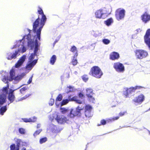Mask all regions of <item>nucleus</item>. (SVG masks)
I'll return each mask as SVG.
<instances>
[{
  "instance_id": "5fc2aeb1",
  "label": "nucleus",
  "mask_w": 150,
  "mask_h": 150,
  "mask_svg": "<svg viewBox=\"0 0 150 150\" xmlns=\"http://www.w3.org/2000/svg\"><path fill=\"white\" fill-rule=\"evenodd\" d=\"M78 96L79 98H82L84 97L83 94L81 93H79Z\"/></svg>"
},
{
  "instance_id": "f704fd0d",
  "label": "nucleus",
  "mask_w": 150,
  "mask_h": 150,
  "mask_svg": "<svg viewBox=\"0 0 150 150\" xmlns=\"http://www.w3.org/2000/svg\"><path fill=\"white\" fill-rule=\"evenodd\" d=\"M35 55H36L35 54H33V53H32L29 57L28 61H33V60L35 58Z\"/></svg>"
},
{
  "instance_id": "a211bd4d",
  "label": "nucleus",
  "mask_w": 150,
  "mask_h": 150,
  "mask_svg": "<svg viewBox=\"0 0 150 150\" xmlns=\"http://www.w3.org/2000/svg\"><path fill=\"white\" fill-rule=\"evenodd\" d=\"M19 51L20 50H18L17 51H15V52L13 53H8L7 54V59L11 60L13 59H15L16 57V56L18 54Z\"/></svg>"
},
{
  "instance_id": "79ce46f5",
  "label": "nucleus",
  "mask_w": 150,
  "mask_h": 150,
  "mask_svg": "<svg viewBox=\"0 0 150 150\" xmlns=\"http://www.w3.org/2000/svg\"><path fill=\"white\" fill-rule=\"evenodd\" d=\"M62 99V95L61 94H59L57 98H56V100L58 101H61Z\"/></svg>"
},
{
  "instance_id": "603ef678",
  "label": "nucleus",
  "mask_w": 150,
  "mask_h": 150,
  "mask_svg": "<svg viewBox=\"0 0 150 150\" xmlns=\"http://www.w3.org/2000/svg\"><path fill=\"white\" fill-rule=\"evenodd\" d=\"M126 113V111L124 112H120L119 114V117L120 116L121 117L123 116Z\"/></svg>"
},
{
  "instance_id": "aec40b11",
  "label": "nucleus",
  "mask_w": 150,
  "mask_h": 150,
  "mask_svg": "<svg viewBox=\"0 0 150 150\" xmlns=\"http://www.w3.org/2000/svg\"><path fill=\"white\" fill-rule=\"evenodd\" d=\"M70 51L74 53L73 57L76 58L78 55V51L76 47L75 46H72L70 48Z\"/></svg>"
},
{
  "instance_id": "680f3d73",
  "label": "nucleus",
  "mask_w": 150,
  "mask_h": 150,
  "mask_svg": "<svg viewBox=\"0 0 150 150\" xmlns=\"http://www.w3.org/2000/svg\"><path fill=\"white\" fill-rule=\"evenodd\" d=\"M67 77L68 78L69 77V73H67Z\"/></svg>"
},
{
  "instance_id": "0eeeda50",
  "label": "nucleus",
  "mask_w": 150,
  "mask_h": 150,
  "mask_svg": "<svg viewBox=\"0 0 150 150\" xmlns=\"http://www.w3.org/2000/svg\"><path fill=\"white\" fill-rule=\"evenodd\" d=\"M113 68L117 71L118 72H123L125 70L124 66L122 63L119 62L114 63Z\"/></svg>"
},
{
  "instance_id": "a19ab883",
  "label": "nucleus",
  "mask_w": 150,
  "mask_h": 150,
  "mask_svg": "<svg viewBox=\"0 0 150 150\" xmlns=\"http://www.w3.org/2000/svg\"><path fill=\"white\" fill-rule=\"evenodd\" d=\"M47 140L46 137H45L41 139L40 140V143L41 144L46 142Z\"/></svg>"
},
{
  "instance_id": "58836bf2",
  "label": "nucleus",
  "mask_w": 150,
  "mask_h": 150,
  "mask_svg": "<svg viewBox=\"0 0 150 150\" xmlns=\"http://www.w3.org/2000/svg\"><path fill=\"white\" fill-rule=\"evenodd\" d=\"M42 131V129H40L36 131L33 134V136L34 137H36L37 135L39 134Z\"/></svg>"
},
{
  "instance_id": "13d9d810",
  "label": "nucleus",
  "mask_w": 150,
  "mask_h": 150,
  "mask_svg": "<svg viewBox=\"0 0 150 150\" xmlns=\"http://www.w3.org/2000/svg\"><path fill=\"white\" fill-rule=\"evenodd\" d=\"M19 146H16V148H15V150H19Z\"/></svg>"
},
{
  "instance_id": "c85d7f7f",
  "label": "nucleus",
  "mask_w": 150,
  "mask_h": 150,
  "mask_svg": "<svg viewBox=\"0 0 150 150\" xmlns=\"http://www.w3.org/2000/svg\"><path fill=\"white\" fill-rule=\"evenodd\" d=\"M60 112L61 113L63 114H66L69 112V110L65 108H60Z\"/></svg>"
},
{
  "instance_id": "864d4df0",
  "label": "nucleus",
  "mask_w": 150,
  "mask_h": 150,
  "mask_svg": "<svg viewBox=\"0 0 150 150\" xmlns=\"http://www.w3.org/2000/svg\"><path fill=\"white\" fill-rule=\"evenodd\" d=\"M21 142V140L20 139H18L17 140V145L16 146H19L20 145V142Z\"/></svg>"
},
{
  "instance_id": "37998d69",
  "label": "nucleus",
  "mask_w": 150,
  "mask_h": 150,
  "mask_svg": "<svg viewBox=\"0 0 150 150\" xmlns=\"http://www.w3.org/2000/svg\"><path fill=\"white\" fill-rule=\"evenodd\" d=\"M27 89V88L25 86L21 88L20 90L21 93L22 94H24V92Z\"/></svg>"
},
{
  "instance_id": "f8f14e48",
  "label": "nucleus",
  "mask_w": 150,
  "mask_h": 150,
  "mask_svg": "<svg viewBox=\"0 0 150 150\" xmlns=\"http://www.w3.org/2000/svg\"><path fill=\"white\" fill-rule=\"evenodd\" d=\"M37 59H35L32 61H28L25 66V69L28 70H31L37 62Z\"/></svg>"
},
{
  "instance_id": "b1692460",
  "label": "nucleus",
  "mask_w": 150,
  "mask_h": 150,
  "mask_svg": "<svg viewBox=\"0 0 150 150\" xmlns=\"http://www.w3.org/2000/svg\"><path fill=\"white\" fill-rule=\"evenodd\" d=\"M113 20L112 18H110L104 21V23L107 26H109L110 25L111 23H113Z\"/></svg>"
},
{
  "instance_id": "39448f33",
  "label": "nucleus",
  "mask_w": 150,
  "mask_h": 150,
  "mask_svg": "<svg viewBox=\"0 0 150 150\" xmlns=\"http://www.w3.org/2000/svg\"><path fill=\"white\" fill-rule=\"evenodd\" d=\"M125 11L120 8L117 9L115 12V16L117 20L120 21L123 19L125 15Z\"/></svg>"
},
{
  "instance_id": "9d476101",
  "label": "nucleus",
  "mask_w": 150,
  "mask_h": 150,
  "mask_svg": "<svg viewBox=\"0 0 150 150\" xmlns=\"http://www.w3.org/2000/svg\"><path fill=\"white\" fill-rule=\"evenodd\" d=\"M150 29H148L144 36V41L146 43L150 48Z\"/></svg>"
},
{
  "instance_id": "49530a36",
  "label": "nucleus",
  "mask_w": 150,
  "mask_h": 150,
  "mask_svg": "<svg viewBox=\"0 0 150 150\" xmlns=\"http://www.w3.org/2000/svg\"><path fill=\"white\" fill-rule=\"evenodd\" d=\"M120 117L119 116H117L116 117H114L110 119V120L111 121H114L115 120H117Z\"/></svg>"
},
{
  "instance_id": "4be33fe9",
  "label": "nucleus",
  "mask_w": 150,
  "mask_h": 150,
  "mask_svg": "<svg viewBox=\"0 0 150 150\" xmlns=\"http://www.w3.org/2000/svg\"><path fill=\"white\" fill-rule=\"evenodd\" d=\"M9 88V85L7 84L6 87H3L1 89V92H0V93H4L6 94V95L8 93V88Z\"/></svg>"
},
{
  "instance_id": "cd10ccee",
  "label": "nucleus",
  "mask_w": 150,
  "mask_h": 150,
  "mask_svg": "<svg viewBox=\"0 0 150 150\" xmlns=\"http://www.w3.org/2000/svg\"><path fill=\"white\" fill-rule=\"evenodd\" d=\"M39 46V45L38 44V41L37 39H36V43H35V47L34 50V51L33 54H35L37 55V54L38 51V47Z\"/></svg>"
},
{
  "instance_id": "423d86ee",
  "label": "nucleus",
  "mask_w": 150,
  "mask_h": 150,
  "mask_svg": "<svg viewBox=\"0 0 150 150\" xmlns=\"http://www.w3.org/2000/svg\"><path fill=\"white\" fill-rule=\"evenodd\" d=\"M136 57L140 59L146 57L148 55V53L146 51L142 50H137L135 52Z\"/></svg>"
},
{
  "instance_id": "9b49d317",
  "label": "nucleus",
  "mask_w": 150,
  "mask_h": 150,
  "mask_svg": "<svg viewBox=\"0 0 150 150\" xmlns=\"http://www.w3.org/2000/svg\"><path fill=\"white\" fill-rule=\"evenodd\" d=\"M141 18L144 23H146L150 21V15L145 12L141 16Z\"/></svg>"
},
{
  "instance_id": "0e129e2a",
  "label": "nucleus",
  "mask_w": 150,
  "mask_h": 150,
  "mask_svg": "<svg viewBox=\"0 0 150 150\" xmlns=\"http://www.w3.org/2000/svg\"><path fill=\"white\" fill-rule=\"evenodd\" d=\"M149 110H150V108L149 109Z\"/></svg>"
},
{
  "instance_id": "052dcab7",
  "label": "nucleus",
  "mask_w": 150,
  "mask_h": 150,
  "mask_svg": "<svg viewBox=\"0 0 150 150\" xmlns=\"http://www.w3.org/2000/svg\"><path fill=\"white\" fill-rule=\"evenodd\" d=\"M58 40H56L54 42V43H53V44L54 45H55V44L58 42Z\"/></svg>"
},
{
  "instance_id": "c756f323",
  "label": "nucleus",
  "mask_w": 150,
  "mask_h": 150,
  "mask_svg": "<svg viewBox=\"0 0 150 150\" xmlns=\"http://www.w3.org/2000/svg\"><path fill=\"white\" fill-rule=\"evenodd\" d=\"M85 111L91 112L92 109V107L91 106L89 105H86L85 107Z\"/></svg>"
},
{
  "instance_id": "e433bc0d",
  "label": "nucleus",
  "mask_w": 150,
  "mask_h": 150,
  "mask_svg": "<svg viewBox=\"0 0 150 150\" xmlns=\"http://www.w3.org/2000/svg\"><path fill=\"white\" fill-rule=\"evenodd\" d=\"M85 116L87 117H90L92 116L91 112L85 111Z\"/></svg>"
},
{
  "instance_id": "2f4dec72",
  "label": "nucleus",
  "mask_w": 150,
  "mask_h": 150,
  "mask_svg": "<svg viewBox=\"0 0 150 150\" xmlns=\"http://www.w3.org/2000/svg\"><path fill=\"white\" fill-rule=\"evenodd\" d=\"M73 88V87L69 86H67L66 88V92L67 93H68L69 92L72 91V90Z\"/></svg>"
},
{
  "instance_id": "ddd939ff",
  "label": "nucleus",
  "mask_w": 150,
  "mask_h": 150,
  "mask_svg": "<svg viewBox=\"0 0 150 150\" xmlns=\"http://www.w3.org/2000/svg\"><path fill=\"white\" fill-rule=\"evenodd\" d=\"M26 56L23 55L21 57L18 61L17 63L15 65V67L16 68H18L21 66L26 59Z\"/></svg>"
},
{
  "instance_id": "6e6552de",
  "label": "nucleus",
  "mask_w": 150,
  "mask_h": 150,
  "mask_svg": "<svg viewBox=\"0 0 150 150\" xmlns=\"http://www.w3.org/2000/svg\"><path fill=\"white\" fill-rule=\"evenodd\" d=\"M30 33H29L26 36H24L23 37V39L25 36L27 37V39L28 40L27 43L28 46L30 47H31V49L32 50L33 48L35 46H35L36 40H35V41H34L33 40H32V39H29V36L30 37Z\"/></svg>"
},
{
  "instance_id": "bf43d9fd",
  "label": "nucleus",
  "mask_w": 150,
  "mask_h": 150,
  "mask_svg": "<svg viewBox=\"0 0 150 150\" xmlns=\"http://www.w3.org/2000/svg\"><path fill=\"white\" fill-rule=\"evenodd\" d=\"M40 124H38L37 125V128H40Z\"/></svg>"
},
{
  "instance_id": "4468645a",
  "label": "nucleus",
  "mask_w": 150,
  "mask_h": 150,
  "mask_svg": "<svg viewBox=\"0 0 150 150\" xmlns=\"http://www.w3.org/2000/svg\"><path fill=\"white\" fill-rule=\"evenodd\" d=\"M103 10L100 9L97 10L95 13V17L96 18H104L103 16L106 14L103 12Z\"/></svg>"
},
{
  "instance_id": "de8ad7c7",
  "label": "nucleus",
  "mask_w": 150,
  "mask_h": 150,
  "mask_svg": "<svg viewBox=\"0 0 150 150\" xmlns=\"http://www.w3.org/2000/svg\"><path fill=\"white\" fill-rule=\"evenodd\" d=\"M54 103V100L53 99H51L49 102V105H52Z\"/></svg>"
},
{
  "instance_id": "6e6d98bb",
  "label": "nucleus",
  "mask_w": 150,
  "mask_h": 150,
  "mask_svg": "<svg viewBox=\"0 0 150 150\" xmlns=\"http://www.w3.org/2000/svg\"><path fill=\"white\" fill-rule=\"evenodd\" d=\"M32 76L29 79L28 81L27 82V83L28 84H29L31 83L32 81Z\"/></svg>"
},
{
  "instance_id": "3c124183",
  "label": "nucleus",
  "mask_w": 150,
  "mask_h": 150,
  "mask_svg": "<svg viewBox=\"0 0 150 150\" xmlns=\"http://www.w3.org/2000/svg\"><path fill=\"white\" fill-rule=\"evenodd\" d=\"M8 80V77L6 76H4V78L2 79V81L5 83L7 82Z\"/></svg>"
},
{
  "instance_id": "72a5a7b5",
  "label": "nucleus",
  "mask_w": 150,
  "mask_h": 150,
  "mask_svg": "<svg viewBox=\"0 0 150 150\" xmlns=\"http://www.w3.org/2000/svg\"><path fill=\"white\" fill-rule=\"evenodd\" d=\"M107 123L106 121L104 119H102L101 120L100 124H98L97 126H100L101 125H105Z\"/></svg>"
},
{
  "instance_id": "7c9ffc66",
  "label": "nucleus",
  "mask_w": 150,
  "mask_h": 150,
  "mask_svg": "<svg viewBox=\"0 0 150 150\" xmlns=\"http://www.w3.org/2000/svg\"><path fill=\"white\" fill-rule=\"evenodd\" d=\"M23 76L21 75H18L16 76H15L13 80L16 81H19L22 79Z\"/></svg>"
},
{
  "instance_id": "473e14b6",
  "label": "nucleus",
  "mask_w": 150,
  "mask_h": 150,
  "mask_svg": "<svg viewBox=\"0 0 150 150\" xmlns=\"http://www.w3.org/2000/svg\"><path fill=\"white\" fill-rule=\"evenodd\" d=\"M93 94H91L87 96L88 99L90 101L93 102L95 100L93 96Z\"/></svg>"
},
{
  "instance_id": "1a4fd4ad",
  "label": "nucleus",
  "mask_w": 150,
  "mask_h": 150,
  "mask_svg": "<svg viewBox=\"0 0 150 150\" xmlns=\"http://www.w3.org/2000/svg\"><path fill=\"white\" fill-rule=\"evenodd\" d=\"M144 99V95L142 94L136 97L133 100V101L135 103L140 104L143 102Z\"/></svg>"
},
{
  "instance_id": "dca6fc26",
  "label": "nucleus",
  "mask_w": 150,
  "mask_h": 150,
  "mask_svg": "<svg viewBox=\"0 0 150 150\" xmlns=\"http://www.w3.org/2000/svg\"><path fill=\"white\" fill-rule=\"evenodd\" d=\"M120 55L119 54L116 52H112L110 55V59L112 60L118 59Z\"/></svg>"
},
{
  "instance_id": "7ed1b4c3",
  "label": "nucleus",
  "mask_w": 150,
  "mask_h": 150,
  "mask_svg": "<svg viewBox=\"0 0 150 150\" xmlns=\"http://www.w3.org/2000/svg\"><path fill=\"white\" fill-rule=\"evenodd\" d=\"M72 96L69 95L68 96V99H64L62 100L61 103V105H64L68 103L69 101H75V102L79 104L82 103V101L78 99V97L74 96L71 98Z\"/></svg>"
},
{
  "instance_id": "5701e85b",
  "label": "nucleus",
  "mask_w": 150,
  "mask_h": 150,
  "mask_svg": "<svg viewBox=\"0 0 150 150\" xmlns=\"http://www.w3.org/2000/svg\"><path fill=\"white\" fill-rule=\"evenodd\" d=\"M0 114L3 115L7 110L6 105L0 107Z\"/></svg>"
},
{
  "instance_id": "f257e3e1",
  "label": "nucleus",
  "mask_w": 150,
  "mask_h": 150,
  "mask_svg": "<svg viewBox=\"0 0 150 150\" xmlns=\"http://www.w3.org/2000/svg\"><path fill=\"white\" fill-rule=\"evenodd\" d=\"M38 12L39 14L41 15L42 17L40 19L39 16H38V18L33 23V32L36 33L37 38L40 41L41 31L47 21V18L41 8L38 7Z\"/></svg>"
},
{
  "instance_id": "ea45409f",
  "label": "nucleus",
  "mask_w": 150,
  "mask_h": 150,
  "mask_svg": "<svg viewBox=\"0 0 150 150\" xmlns=\"http://www.w3.org/2000/svg\"><path fill=\"white\" fill-rule=\"evenodd\" d=\"M32 95L31 94H28L26 95L24 97L21 98L20 99V100H25L26 99H27V98H28L29 96H31Z\"/></svg>"
},
{
  "instance_id": "412c9836",
  "label": "nucleus",
  "mask_w": 150,
  "mask_h": 150,
  "mask_svg": "<svg viewBox=\"0 0 150 150\" xmlns=\"http://www.w3.org/2000/svg\"><path fill=\"white\" fill-rule=\"evenodd\" d=\"M10 78L9 79V81H12L14 78L15 77V72L14 70L13 69H11L10 71Z\"/></svg>"
},
{
  "instance_id": "c9c22d12",
  "label": "nucleus",
  "mask_w": 150,
  "mask_h": 150,
  "mask_svg": "<svg viewBox=\"0 0 150 150\" xmlns=\"http://www.w3.org/2000/svg\"><path fill=\"white\" fill-rule=\"evenodd\" d=\"M82 79L85 82L87 81L88 79V78L87 75L86 74H84L82 76Z\"/></svg>"
},
{
  "instance_id": "2eb2a0df",
  "label": "nucleus",
  "mask_w": 150,
  "mask_h": 150,
  "mask_svg": "<svg viewBox=\"0 0 150 150\" xmlns=\"http://www.w3.org/2000/svg\"><path fill=\"white\" fill-rule=\"evenodd\" d=\"M55 119L59 123L61 124L64 123L68 120L67 117L63 116L61 117L57 116Z\"/></svg>"
},
{
  "instance_id": "bb28decb",
  "label": "nucleus",
  "mask_w": 150,
  "mask_h": 150,
  "mask_svg": "<svg viewBox=\"0 0 150 150\" xmlns=\"http://www.w3.org/2000/svg\"><path fill=\"white\" fill-rule=\"evenodd\" d=\"M86 96H88V95L93 94L94 93L93 92V90L91 88H88L86 89Z\"/></svg>"
},
{
  "instance_id": "6ab92c4d",
  "label": "nucleus",
  "mask_w": 150,
  "mask_h": 150,
  "mask_svg": "<svg viewBox=\"0 0 150 150\" xmlns=\"http://www.w3.org/2000/svg\"><path fill=\"white\" fill-rule=\"evenodd\" d=\"M14 91V90H13L11 89H10L9 91V92L8 96V98L11 103L13 102L14 101L15 98V96L13 94Z\"/></svg>"
},
{
  "instance_id": "c03bdc74",
  "label": "nucleus",
  "mask_w": 150,
  "mask_h": 150,
  "mask_svg": "<svg viewBox=\"0 0 150 150\" xmlns=\"http://www.w3.org/2000/svg\"><path fill=\"white\" fill-rule=\"evenodd\" d=\"M19 132L21 134H23L25 133V130L23 128H20L18 129Z\"/></svg>"
},
{
  "instance_id": "4d7b16f0",
  "label": "nucleus",
  "mask_w": 150,
  "mask_h": 150,
  "mask_svg": "<svg viewBox=\"0 0 150 150\" xmlns=\"http://www.w3.org/2000/svg\"><path fill=\"white\" fill-rule=\"evenodd\" d=\"M22 52H25L26 51V49L24 47H23L22 48Z\"/></svg>"
},
{
  "instance_id": "a18cd8bd",
  "label": "nucleus",
  "mask_w": 150,
  "mask_h": 150,
  "mask_svg": "<svg viewBox=\"0 0 150 150\" xmlns=\"http://www.w3.org/2000/svg\"><path fill=\"white\" fill-rule=\"evenodd\" d=\"M103 42L104 44L107 45L110 43V41L108 39H105L103 40Z\"/></svg>"
},
{
  "instance_id": "a878e982",
  "label": "nucleus",
  "mask_w": 150,
  "mask_h": 150,
  "mask_svg": "<svg viewBox=\"0 0 150 150\" xmlns=\"http://www.w3.org/2000/svg\"><path fill=\"white\" fill-rule=\"evenodd\" d=\"M23 121L25 122H34L36 120V118L34 117L32 119L31 118L29 119L24 118L23 119Z\"/></svg>"
},
{
  "instance_id": "8fccbe9b",
  "label": "nucleus",
  "mask_w": 150,
  "mask_h": 150,
  "mask_svg": "<svg viewBox=\"0 0 150 150\" xmlns=\"http://www.w3.org/2000/svg\"><path fill=\"white\" fill-rule=\"evenodd\" d=\"M10 150H15V144H11L10 146Z\"/></svg>"
},
{
  "instance_id": "e2e57ef3",
  "label": "nucleus",
  "mask_w": 150,
  "mask_h": 150,
  "mask_svg": "<svg viewBox=\"0 0 150 150\" xmlns=\"http://www.w3.org/2000/svg\"><path fill=\"white\" fill-rule=\"evenodd\" d=\"M26 149L25 148H23L22 150H26Z\"/></svg>"
},
{
  "instance_id": "f3484780",
  "label": "nucleus",
  "mask_w": 150,
  "mask_h": 150,
  "mask_svg": "<svg viewBox=\"0 0 150 150\" xmlns=\"http://www.w3.org/2000/svg\"><path fill=\"white\" fill-rule=\"evenodd\" d=\"M133 88V87L127 88L125 91L123 92V95H124L125 97L127 98L128 97L129 94H131L132 93L135 92Z\"/></svg>"
},
{
  "instance_id": "393cba45",
  "label": "nucleus",
  "mask_w": 150,
  "mask_h": 150,
  "mask_svg": "<svg viewBox=\"0 0 150 150\" xmlns=\"http://www.w3.org/2000/svg\"><path fill=\"white\" fill-rule=\"evenodd\" d=\"M57 59V57L55 55H53L52 56L50 59V63L52 64L53 65L56 62Z\"/></svg>"
},
{
  "instance_id": "4c0bfd02",
  "label": "nucleus",
  "mask_w": 150,
  "mask_h": 150,
  "mask_svg": "<svg viewBox=\"0 0 150 150\" xmlns=\"http://www.w3.org/2000/svg\"><path fill=\"white\" fill-rule=\"evenodd\" d=\"M73 57V58L72 59L71 61L72 64L74 66L76 65L78 63V62L77 59Z\"/></svg>"
},
{
  "instance_id": "20e7f679",
  "label": "nucleus",
  "mask_w": 150,
  "mask_h": 150,
  "mask_svg": "<svg viewBox=\"0 0 150 150\" xmlns=\"http://www.w3.org/2000/svg\"><path fill=\"white\" fill-rule=\"evenodd\" d=\"M83 107L82 108L80 105H79L76 108V110H74L73 109H71L69 115V116L70 117L73 118L76 116H81V111L83 110Z\"/></svg>"
},
{
  "instance_id": "f03ea898",
  "label": "nucleus",
  "mask_w": 150,
  "mask_h": 150,
  "mask_svg": "<svg viewBox=\"0 0 150 150\" xmlns=\"http://www.w3.org/2000/svg\"><path fill=\"white\" fill-rule=\"evenodd\" d=\"M89 74L94 77L99 79L103 75V73L98 66H94L91 68Z\"/></svg>"
},
{
  "instance_id": "09e8293b",
  "label": "nucleus",
  "mask_w": 150,
  "mask_h": 150,
  "mask_svg": "<svg viewBox=\"0 0 150 150\" xmlns=\"http://www.w3.org/2000/svg\"><path fill=\"white\" fill-rule=\"evenodd\" d=\"M133 89L134 90V91L138 89H139L143 88V87L140 86H136L134 87H133Z\"/></svg>"
}]
</instances>
